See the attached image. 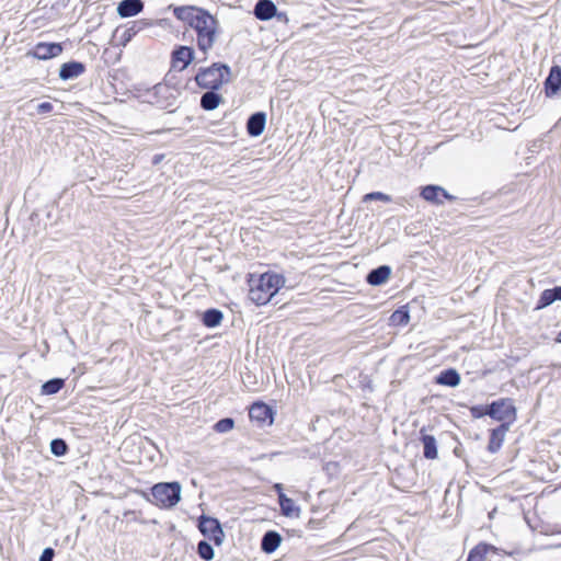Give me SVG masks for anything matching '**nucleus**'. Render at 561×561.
I'll list each match as a JSON object with an SVG mask.
<instances>
[{"label":"nucleus","instance_id":"23","mask_svg":"<svg viewBox=\"0 0 561 561\" xmlns=\"http://www.w3.org/2000/svg\"><path fill=\"white\" fill-rule=\"evenodd\" d=\"M65 386L62 378H51L42 385V393L51 396L59 392Z\"/></svg>","mask_w":561,"mask_h":561},{"label":"nucleus","instance_id":"34","mask_svg":"<svg viewBox=\"0 0 561 561\" xmlns=\"http://www.w3.org/2000/svg\"><path fill=\"white\" fill-rule=\"evenodd\" d=\"M471 413L474 417H482L483 415H488V413H485V408L482 407H473L471 409Z\"/></svg>","mask_w":561,"mask_h":561},{"label":"nucleus","instance_id":"3","mask_svg":"<svg viewBox=\"0 0 561 561\" xmlns=\"http://www.w3.org/2000/svg\"><path fill=\"white\" fill-rule=\"evenodd\" d=\"M230 67L227 64L215 62L210 67L201 68L195 76L198 87L208 90H219L230 80Z\"/></svg>","mask_w":561,"mask_h":561},{"label":"nucleus","instance_id":"33","mask_svg":"<svg viewBox=\"0 0 561 561\" xmlns=\"http://www.w3.org/2000/svg\"><path fill=\"white\" fill-rule=\"evenodd\" d=\"M54 108L53 104L50 102H42L37 105V113L38 114H46L51 112Z\"/></svg>","mask_w":561,"mask_h":561},{"label":"nucleus","instance_id":"35","mask_svg":"<svg viewBox=\"0 0 561 561\" xmlns=\"http://www.w3.org/2000/svg\"><path fill=\"white\" fill-rule=\"evenodd\" d=\"M480 558L481 553L479 552V547H477L469 553L468 561H480Z\"/></svg>","mask_w":561,"mask_h":561},{"label":"nucleus","instance_id":"25","mask_svg":"<svg viewBox=\"0 0 561 561\" xmlns=\"http://www.w3.org/2000/svg\"><path fill=\"white\" fill-rule=\"evenodd\" d=\"M69 450V447L65 439L62 438H54L50 442V451L56 457L65 456Z\"/></svg>","mask_w":561,"mask_h":561},{"label":"nucleus","instance_id":"2","mask_svg":"<svg viewBox=\"0 0 561 561\" xmlns=\"http://www.w3.org/2000/svg\"><path fill=\"white\" fill-rule=\"evenodd\" d=\"M249 299L257 306L265 305L280 289V276L266 272L259 276L251 275L249 279Z\"/></svg>","mask_w":561,"mask_h":561},{"label":"nucleus","instance_id":"5","mask_svg":"<svg viewBox=\"0 0 561 561\" xmlns=\"http://www.w3.org/2000/svg\"><path fill=\"white\" fill-rule=\"evenodd\" d=\"M485 413L492 419L501 422V425L507 424V427L516 421V408L512 399L505 398L492 402L485 408Z\"/></svg>","mask_w":561,"mask_h":561},{"label":"nucleus","instance_id":"4","mask_svg":"<svg viewBox=\"0 0 561 561\" xmlns=\"http://www.w3.org/2000/svg\"><path fill=\"white\" fill-rule=\"evenodd\" d=\"M182 486L179 482H160L151 488L152 503L162 508H172L181 500Z\"/></svg>","mask_w":561,"mask_h":561},{"label":"nucleus","instance_id":"32","mask_svg":"<svg viewBox=\"0 0 561 561\" xmlns=\"http://www.w3.org/2000/svg\"><path fill=\"white\" fill-rule=\"evenodd\" d=\"M55 557V550L47 547L43 550L38 561H53Z\"/></svg>","mask_w":561,"mask_h":561},{"label":"nucleus","instance_id":"38","mask_svg":"<svg viewBox=\"0 0 561 561\" xmlns=\"http://www.w3.org/2000/svg\"><path fill=\"white\" fill-rule=\"evenodd\" d=\"M161 159H162V156H154V157H153V161H152V162H153V164L159 163V162L161 161Z\"/></svg>","mask_w":561,"mask_h":561},{"label":"nucleus","instance_id":"6","mask_svg":"<svg viewBox=\"0 0 561 561\" xmlns=\"http://www.w3.org/2000/svg\"><path fill=\"white\" fill-rule=\"evenodd\" d=\"M198 529L204 537L213 541L216 546H220L224 542L225 533L217 518L202 515L198 518Z\"/></svg>","mask_w":561,"mask_h":561},{"label":"nucleus","instance_id":"36","mask_svg":"<svg viewBox=\"0 0 561 561\" xmlns=\"http://www.w3.org/2000/svg\"><path fill=\"white\" fill-rule=\"evenodd\" d=\"M274 490H275V492L277 494L278 503L280 504V491H282L280 483H275L274 484Z\"/></svg>","mask_w":561,"mask_h":561},{"label":"nucleus","instance_id":"27","mask_svg":"<svg viewBox=\"0 0 561 561\" xmlns=\"http://www.w3.org/2000/svg\"><path fill=\"white\" fill-rule=\"evenodd\" d=\"M554 301H557V300H556V295H554L553 288L545 289L539 297L538 305H537L536 309L537 310L543 309V308L550 306L551 304H553Z\"/></svg>","mask_w":561,"mask_h":561},{"label":"nucleus","instance_id":"10","mask_svg":"<svg viewBox=\"0 0 561 561\" xmlns=\"http://www.w3.org/2000/svg\"><path fill=\"white\" fill-rule=\"evenodd\" d=\"M194 49L190 46H178L172 51V67L184 70L194 60Z\"/></svg>","mask_w":561,"mask_h":561},{"label":"nucleus","instance_id":"19","mask_svg":"<svg viewBox=\"0 0 561 561\" xmlns=\"http://www.w3.org/2000/svg\"><path fill=\"white\" fill-rule=\"evenodd\" d=\"M561 89V68L554 66L551 68L550 73L546 80L547 94H556Z\"/></svg>","mask_w":561,"mask_h":561},{"label":"nucleus","instance_id":"7","mask_svg":"<svg viewBox=\"0 0 561 561\" xmlns=\"http://www.w3.org/2000/svg\"><path fill=\"white\" fill-rule=\"evenodd\" d=\"M273 409L264 402H254L249 410V416L260 425H271L274 421Z\"/></svg>","mask_w":561,"mask_h":561},{"label":"nucleus","instance_id":"39","mask_svg":"<svg viewBox=\"0 0 561 561\" xmlns=\"http://www.w3.org/2000/svg\"><path fill=\"white\" fill-rule=\"evenodd\" d=\"M557 341H558L559 343H561V331H560V332H559V334H558Z\"/></svg>","mask_w":561,"mask_h":561},{"label":"nucleus","instance_id":"20","mask_svg":"<svg viewBox=\"0 0 561 561\" xmlns=\"http://www.w3.org/2000/svg\"><path fill=\"white\" fill-rule=\"evenodd\" d=\"M422 443L424 448V457L427 459H436L438 456L437 444L434 436L425 434V428H421Z\"/></svg>","mask_w":561,"mask_h":561},{"label":"nucleus","instance_id":"22","mask_svg":"<svg viewBox=\"0 0 561 561\" xmlns=\"http://www.w3.org/2000/svg\"><path fill=\"white\" fill-rule=\"evenodd\" d=\"M437 383L456 387L460 383V376L455 369L444 370L437 377Z\"/></svg>","mask_w":561,"mask_h":561},{"label":"nucleus","instance_id":"8","mask_svg":"<svg viewBox=\"0 0 561 561\" xmlns=\"http://www.w3.org/2000/svg\"><path fill=\"white\" fill-rule=\"evenodd\" d=\"M64 50L60 43H37L33 50L32 56L39 60H48L59 56Z\"/></svg>","mask_w":561,"mask_h":561},{"label":"nucleus","instance_id":"12","mask_svg":"<svg viewBox=\"0 0 561 561\" xmlns=\"http://www.w3.org/2000/svg\"><path fill=\"white\" fill-rule=\"evenodd\" d=\"M266 115L264 112H255L247 121V131L252 137L260 136L265 128Z\"/></svg>","mask_w":561,"mask_h":561},{"label":"nucleus","instance_id":"18","mask_svg":"<svg viewBox=\"0 0 561 561\" xmlns=\"http://www.w3.org/2000/svg\"><path fill=\"white\" fill-rule=\"evenodd\" d=\"M222 101L217 90H209L201 96V107L205 111H214Z\"/></svg>","mask_w":561,"mask_h":561},{"label":"nucleus","instance_id":"26","mask_svg":"<svg viewBox=\"0 0 561 561\" xmlns=\"http://www.w3.org/2000/svg\"><path fill=\"white\" fill-rule=\"evenodd\" d=\"M148 25L144 20L134 21L129 27H127L123 34L125 42L130 41L138 32L144 30Z\"/></svg>","mask_w":561,"mask_h":561},{"label":"nucleus","instance_id":"31","mask_svg":"<svg viewBox=\"0 0 561 561\" xmlns=\"http://www.w3.org/2000/svg\"><path fill=\"white\" fill-rule=\"evenodd\" d=\"M391 319L400 324H407L410 320V317L408 312L398 310L391 316Z\"/></svg>","mask_w":561,"mask_h":561},{"label":"nucleus","instance_id":"28","mask_svg":"<svg viewBox=\"0 0 561 561\" xmlns=\"http://www.w3.org/2000/svg\"><path fill=\"white\" fill-rule=\"evenodd\" d=\"M300 508L283 494V515L288 517L299 516Z\"/></svg>","mask_w":561,"mask_h":561},{"label":"nucleus","instance_id":"1","mask_svg":"<svg viewBox=\"0 0 561 561\" xmlns=\"http://www.w3.org/2000/svg\"><path fill=\"white\" fill-rule=\"evenodd\" d=\"M174 16L196 33L197 47L205 55L213 48L219 28L218 20L206 9L195 5H170Z\"/></svg>","mask_w":561,"mask_h":561},{"label":"nucleus","instance_id":"11","mask_svg":"<svg viewBox=\"0 0 561 561\" xmlns=\"http://www.w3.org/2000/svg\"><path fill=\"white\" fill-rule=\"evenodd\" d=\"M85 71V66L81 61L71 60L60 66L59 78L64 81L72 80Z\"/></svg>","mask_w":561,"mask_h":561},{"label":"nucleus","instance_id":"14","mask_svg":"<svg viewBox=\"0 0 561 561\" xmlns=\"http://www.w3.org/2000/svg\"><path fill=\"white\" fill-rule=\"evenodd\" d=\"M421 196L431 203L443 204L445 198H451V196L440 186L427 185L422 188Z\"/></svg>","mask_w":561,"mask_h":561},{"label":"nucleus","instance_id":"9","mask_svg":"<svg viewBox=\"0 0 561 561\" xmlns=\"http://www.w3.org/2000/svg\"><path fill=\"white\" fill-rule=\"evenodd\" d=\"M252 13L255 19L260 21H270L273 18H280L277 5L272 0H257Z\"/></svg>","mask_w":561,"mask_h":561},{"label":"nucleus","instance_id":"29","mask_svg":"<svg viewBox=\"0 0 561 561\" xmlns=\"http://www.w3.org/2000/svg\"><path fill=\"white\" fill-rule=\"evenodd\" d=\"M234 426V421L231 417H224L215 423L214 428L218 433H227Z\"/></svg>","mask_w":561,"mask_h":561},{"label":"nucleus","instance_id":"15","mask_svg":"<svg viewBox=\"0 0 561 561\" xmlns=\"http://www.w3.org/2000/svg\"><path fill=\"white\" fill-rule=\"evenodd\" d=\"M510 431L507 424L500 425L499 427L492 430L488 449L491 453H496L502 447V444L505 439L506 433Z\"/></svg>","mask_w":561,"mask_h":561},{"label":"nucleus","instance_id":"17","mask_svg":"<svg viewBox=\"0 0 561 561\" xmlns=\"http://www.w3.org/2000/svg\"><path fill=\"white\" fill-rule=\"evenodd\" d=\"M390 275L391 268L387 265H381L378 268L373 270L367 275V283L373 286H379L387 283V280L390 278Z\"/></svg>","mask_w":561,"mask_h":561},{"label":"nucleus","instance_id":"13","mask_svg":"<svg viewBox=\"0 0 561 561\" xmlns=\"http://www.w3.org/2000/svg\"><path fill=\"white\" fill-rule=\"evenodd\" d=\"M144 10L141 0H122L117 5V14L123 18H131Z\"/></svg>","mask_w":561,"mask_h":561},{"label":"nucleus","instance_id":"30","mask_svg":"<svg viewBox=\"0 0 561 561\" xmlns=\"http://www.w3.org/2000/svg\"><path fill=\"white\" fill-rule=\"evenodd\" d=\"M381 201L385 203L391 202V196L381 192L368 193L364 196V202L368 201Z\"/></svg>","mask_w":561,"mask_h":561},{"label":"nucleus","instance_id":"24","mask_svg":"<svg viewBox=\"0 0 561 561\" xmlns=\"http://www.w3.org/2000/svg\"><path fill=\"white\" fill-rule=\"evenodd\" d=\"M197 554L201 559L205 561H210L214 559V548L207 540H201L197 543Z\"/></svg>","mask_w":561,"mask_h":561},{"label":"nucleus","instance_id":"16","mask_svg":"<svg viewBox=\"0 0 561 561\" xmlns=\"http://www.w3.org/2000/svg\"><path fill=\"white\" fill-rule=\"evenodd\" d=\"M280 546V534L275 530L266 531L261 540V549L265 553H272Z\"/></svg>","mask_w":561,"mask_h":561},{"label":"nucleus","instance_id":"21","mask_svg":"<svg viewBox=\"0 0 561 561\" xmlns=\"http://www.w3.org/2000/svg\"><path fill=\"white\" fill-rule=\"evenodd\" d=\"M224 319V313L216 308H210L204 311L202 322L207 328L218 327Z\"/></svg>","mask_w":561,"mask_h":561},{"label":"nucleus","instance_id":"37","mask_svg":"<svg viewBox=\"0 0 561 561\" xmlns=\"http://www.w3.org/2000/svg\"><path fill=\"white\" fill-rule=\"evenodd\" d=\"M556 300H561V286L553 288Z\"/></svg>","mask_w":561,"mask_h":561}]
</instances>
